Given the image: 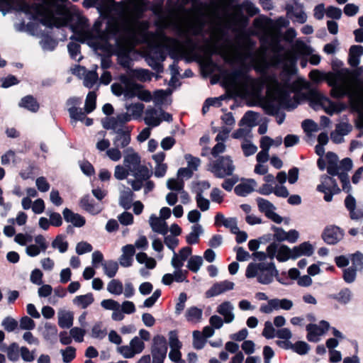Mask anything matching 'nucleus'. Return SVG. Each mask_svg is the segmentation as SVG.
<instances>
[{
    "mask_svg": "<svg viewBox=\"0 0 363 363\" xmlns=\"http://www.w3.org/2000/svg\"><path fill=\"white\" fill-rule=\"evenodd\" d=\"M206 52L211 57L213 54L218 53L216 50L206 48ZM207 66L217 69L219 72L220 78L222 80V86L225 89H236V87L242 81H244L243 98L245 104L250 106V62L241 63L238 67L229 70L223 68L214 62L210 57Z\"/></svg>",
    "mask_w": 363,
    "mask_h": 363,
    "instance_id": "nucleus-1",
    "label": "nucleus"
},
{
    "mask_svg": "<svg viewBox=\"0 0 363 363\" xmlns=\"http://www.w3.org/2000/svg\"><path fill=\"white\" fill-rule=\"evenodd\" d=\"M342 65L343 62L338 59L332 61V68L335 72H329L327 74V83L331 87L330 95L336 99L347 96L352 102L354 94L347 83V79L349 76H351L352 79H357L362 74V68L359 67L351 71L347 68L340 69Z\"/></svg>",
    "mask_w": 363,
    "mask_h": 363,
    "instance_id": "nucleus-2",
    "label": "nucleus"
},
{
    "mask_svg": "<svg viewBox=\"0 0 363 363\" xmlns=\"http://www.w3.org/2000/svg\"><path fill=\"white\" fill-rule=\"evenodd\" d=\"M274 81L277 84V86L272 90L269 89L267 91L269 95L272 97V100L267 101L265 103L264 108L266 113L270 116L278 114L279 105L275 104L274 101H278L280 104L286 109H294L296 108L297 105L299 104V99L295 97L294 101L292 102L288 89L281 86L275 78H274Z\"/></svg>",
    "mask_w": 363,
    "mask_h": 363,
    "instance_id": "nucleus-3",
    "label": "nucleus"
},
{
    "mask_svg": "<svg viewBox=\"0 0 363 363\" xmlns=\"http://www.w3.org/2000/svg\"><path fill=\"white\" fill-rule=\"evenodd\" d=\"M275 271L276 267L273 262L251 263V278L257 277V281L263 284H268L272 281Z\"/></svg>",
    "mask_w": 363,
    "mask_h": 363,
    "instance_id": "nucleus-4",
    "label": "nucleus"
},
{
    "mask_svg": "<svg viewBox=\"0 0 363 363\" xmlns=\"http://www.w3.org/2000/svg\"><path fill=\"white\" fill-rule=\"evenodd\" d=\"M240 126L245 125V128H240L235 130L232 137L235 139L244 138V142L242 144V149L244 155L246 157L250 156V140L247 138V135L250 133V111L245 113L244 116L239 122Z\"/></svg>",
    "mask_w": 363,
    "mask_h": 363,
    "instance_id": "nucleus-5",
    "label": "nucleus"
},
{
    "mask_svg": "<svg viewBox=\"0 0 363 363\" xmlns=\"http://www.w3.org/2000/svg\"><path fill=\"white\" fill-rule=\"evenodd\" d=\"M308 98L311 101H314L317 104H322L323 101H326L329 104L328 108H325V112L332 116L334 113H340L345 111L347 106L343 102H334L329 98L325 96L323 94L318 91L313 90L308 94Z\"/></svg>",
    "mask_w": 363,
    "mask_h": 363,
    "instance_id": "nucleus-6",
    "label": "nucleus"
},
{
    "mask_svg": "<svg viewBox=\"0 0 363 363\" xmlns=\"http://www.w3.org/2000/svg\"><path fill=\"white\" fill-rule=\"evenodd\" d=\"M233 161L230 156H221L214 162L211 172L217 178H224L230 176L234 171Z\"/></svg>",
    "mask_w": 363,
    "mask_h": 363,
    "instance_id": "nucleus-7",
    "label": "nucleus"
},
{
    "mask_svg": "<svg viewBox=\"0 0 363 363\" xmlns=\"http://www.w3.org/2000/svg\"><path fill=\"white\" fill-rule=\"evenodd\" d=\"M344 235L343 229L335 225H329L324 228L321 238L326 244L334 245L342 240Z\"/></svg>",
    "mask_w": 363,
    "mask_h": 363,
    "instance_id": "nucleus-8",
    "label": "nucleus"
},
{
    "mask_svg": "<svg viewBox=\"0 0 363 363\" xmlns=\"http://www.w3.org/2000/svg\"><path fill=\"white\" fill-rule=\"evenodd\" d=\"M121 84L125 86L124 96L128 99H132L138 96V92L143 88L140 84L135 82L131 77L122 74L118 77Z\"/></svg>",
    "mask_w": 363,
    "mask_h": 363,
    "instance_id": "nucleus-9",
    "label": "nucleus"
},
{
    "mask_svg": "<svg viewBox=\"0 0 363 363\" xmlns=\"http://www.w3.org/2000/svg\"><path fill=\"white\" fill-rule=\"evenodd\" d=\"M293 306V302L291 300L283 298H273L268 301L267 304H262L260 307V311L264 313H270L273 310H290Z\"/></svg>",
    "mask_w": 363,
    "mask_h": 363,
    "instance_id": "nucleus-10",
    "label": "nucleus"
},
{
    "mask_svg": "<svg viewBox=\"0 0 363 363\" xmlns=\"http://www.w3.org/2000/svg\"><path fill=\"white\" fill-rule=\"evenodd\" d=\"M234 286V283L228 280L216 282L214 284H213V286L208 290L206 291L205 296L206 298H211L218 296L227 291L233 289Z\"/></svg>",
    "mask_w": 363,
    "mask_h": 363,
    "instance_id": "nucleus-11",
    "label": "nucleus"
},
{
    "mask_svg": "<svg viewBox=\"0 0 363 363\" xmlns=\"http://www.w3.org/2000/svg\"><path fill=\"white\" fill-rule=\"evenodd\" d=\"M122 252L123 254L118 259L120 264L123 267L132 266L133 256L135 253V247L130 244L126 245L122 247Z\"/></svg>",
    "mask_w": 363,
    "mask_h": 363,
    "instance_id": "nucleus-12",
    "label": "nucleus"
},
{
    "mask_svg": "<svg viewBox=\"0 0 363 363\" xmlns=\"http://www.w3.org/2000/svg\"><path fill=\"white\" fill-rule=\"evenodd\" d=\"M11 5L15 6L17 10L23 11L29 8L28 4L25 0H0V11L5 15Z\"/></svg>",
    "mask_w": 363,
    "mask_h": 363,
    "instance_id": "nucleus-13",
    "label": "nucleus"
},
{
    "mask_svg": "<svg viewBox=\"0 0 363 363\" xmlns=\"http://www.w3.org/2000/svg\"><path fill=\"white\" fill-rule=\"evenodd\" d=\"M116 136L113 139V145L116 147L124 148L130 143V130L118 128L116 130Z\"/></svg>",
    "mask_w": 363,
    "mask_h": 363,
    "instance_id": "nucleus-14",
    "label": "nucleus"
},
{
    "mask_svg": "<svg viewBox=\"0 0 363 363\" xmlns=\"http://www.w3.org/2000/svg\"><path fill=\"white\" fill-rule=\"evenodd\" d=\"M313 252V245L309 242H303L292 248V259H296L302 255L311 256Z\"/></svg>",
    "mask_w": 363,
    "mask_h": 363,
    "instance_id": "nucleus-15",
    "label": "nucleus"
},
{
    "mask_svg": "<svg viewBox=\"0 0 363 363\" xmlns=\"http://www.w3.org/2000/svg\"><path fill=\"white\" fill-rule=\"evenodd\" d=\"M363 55V47L359 45H352L349 50L348 64L352 67H357L359 64V58Z\"/></svg>",
    "mask_w": 363,
    "mask_h": 363,
    "instance_id": "nucleus-16",
    "label": "nucleus"
},
{
    "mask_svg": "<svg viewBox=\"0 0 363 363\" xmlns=\"http://www.w3.org/2000/svg\"><path fill=\"white\" fill-rule=\"evenodd\" d=\"M150 225L152 230L157 233L165 235L168 233V225L165 220L152 214L150 218Z\"/></svg>",
    "mask_w": 363,
    "mask_h": 363,
    "instance_id": "nucleus-17",
    "label": "nucleus"
},
{
    "mask_svg": "<svg viewBox=\"0 0 363 363\" xmlns=\"http://www.w3.org/2000/svg\"><path fill=\"white\" fill-rule=\"evenodd\" d=\"M71 118L75 121H84L86 126H90L93 124V119L91 118L86 117V113L83 112L81 108L75 106H72L68 109Z\"/></svg>",
    "mask_w": 363,
    "mask_h": 363,
    "instance_id": "nucleus-18",
    "label": "nucleus"
},
{
    "mask_svg": "<svg viewBox=\"0 0 363 363\" xmlns=\"http://www.w3.org/2000/svg\"><path fill=\"white\" fill-rule=\"evenodd\" d=\"M20 107L24 108L31 112L36 113L40 108V104L32 95L23 97L18 104Z\"/></svg>",
    "mask_w": 363,
    "mask_h": 363,
    "instance_id": "nucleus-19",
    "label": "nucleus"
},
{
    "mask_svg": "<svg viewBox=\"0 0 363 363\" xmlns=\"http://www.w3.org/2000/svg\"><path fill=\"white\" fill-rule=\"evenodd\" d=\"M124 164L130 172H135L140 165V157L139 155L136 152L127 155L124 158Z\"/></svg>",
    "mask_w": 363,
    "mask_h": 363,
    "instance_id": "nucleus-20",
    "label": "nucleus"
},
{
    "mask_svg": "<svg viewBox=\"0 0 363 363\" xmlns=\"http://www.w3.org/2000/svg\"><path fill=\"white\" fill-rule=\"evenodd\" d=\"M79 205L84 210L93 215L98 214L100 212V210L96 208L94 199H91L89 194L82 197Z\"/></svg>",
    "mask_w": 363,
    "mask_h": 363,
    "instance_id": "nucleus-21",
    "label": "nucleus"
},
{
    "mask_svg": "<svg viewBox=\"0 0 363 363\" xmlns=\"http://www.w3.org/2000/svg\"><path fill=\"white\" fill-rule=\"evenodd\" d=\"M192 231L186 236V242L189 245H195L199 242V235L203 233L202 226L195 224L192 227Z\"/></svg>",
    "mask_w": 363,
    "mask_h": 363,
    "instance_id": "nucleus-22",
    "label": "nucleus"
},
{
    "mask_svg": "<svg viewBox=\"0 0 363 363\" xmlns=\"http://www.w3.org/2000/svg\"><path fill=\"white\" fill-rule=\"evenodd\" d=\"M306 330L308 332L306 338L309 342H317L318 339L315 337L324 334L323 330L320 329V327L316 324H308L306 326Z\"/></svg>",
    "mask_w": 363,
    "mask_h": 363,
    "instance_id": "nucleus-23",
    "label": "nucleus"
},
{
    "mask_svg": "<svg viewBox=\"0 0 363 363\" xmlns=\"http://www.w3.org/2000/svg\"><path fill=\"white\" fill-rule=\"evenodd\" d=\"M152 350L157 351V353H167V342L163 335H157L153 338V347Z\"/></svg>",
    "mask_w": 363,
    "mask_h": 363,
    "instance_id": "nucleus-24",
    "label": "nucleus"
},
{
    "mask_svg": "<svg viewBox=\"0 0 363 363\" xmlns=\"http://www.w3.org/2000/svg\"><path fill=\"white\" fill-rule=\"evenodd\" d=\"M133 196L134 194L130 189H128V190L123 191L121 195L120 196V206H122L125 210L130 209L132 206Z\"/></svg>",
    "mask_w": 363,
    "mask_h": 363,
    "instance_id": "nucleus-25",
    "label": "nucleus"
},
{
    "mask_svg": "<svg viewBox=\"0 0 363 363\" xmlns=\"http://www.w3.org/2000/svg\"><path fill=\"white\" fill-rule=\"evenodd\" d=\"M94 301L93 294L91 293H88L85 295H80L76 296L73 302L74 304L81 306L82 308H87L90 304H91Z\"/></svg>",
    "mask_w": 363,
    "mask_h": 363,
    "instance_id": "nucleus-26",
    "label": "nucleus"
},
{
    "mask_svg": "<svg viewBox=\"0 0 363 363\" xmlns=\"http://www.w3.org/2000/svg\"><path fill=\"white\" fill-rule=\"evenodd\" d=\"M96 94L95 91H89L85 100L84 111L86 113H90L94 111L96 106Z\"/></svg>",
    "mask_w": 363,
    "mask_h": 363,
    "instance_id": "nucleus-27",
    "label": "nucleus"
},
{
    "mask_svg": "<svg viewBox=\"0 0 363 363\" xmlns=\"http://www.w3.org/2000/svg\"><path fill=\"white\" fill-rule=\"evenodd\" d=\"M130 72L133 74L132 76H130L132 78L135 77L141 82L151 80L152 75V73L150 70L145 69H130Z\"/></svg>",
    "mask_w": 363,
    "mask_h": 363,
    "instance_id": "nucleus-28",
    "label": "nucleus"
},
{
    "mask_svg": "<svg viewBox=\"0 0 363 363\" xmlns=\"http://www.w3.org/2000/svg\"><path fill=\"white\" fill-rule=\"evenodd\" d=\"M104 273L109 277L113 278L116 276L118 270V264L116 261L108 260L102 264Z\"/></svg>",
    "mask_w": 363,
    "mask_h": 363,
    "instance_id": "nucleus-29",
    "label": "nucleus"
},
{
    "mask_svg": "<svg viewBox=\"0 0 363 363\" xmlns=\"http://www.w3.org/2000/svg\"><path fill=\"white\" fill-rule=\"evenodd\" d=\"M331 180H335L332 177H330L328 175H323L321 177V184H318L317 186V191L319 192H325V190L328 191H333V184Z\"/></svg>",
    "mask_w": 363,
    "mask_h": 363,
    "instance_id": "nucleus-30",
    "label": "nucleus"
},
{
    "mask_svg": "<svg viewBox=\"0 0 363 363\" xmlns=\"http://www.w3.org/2000/svg\"><path fill=\"white\" fill-rule=\"evenodd\" d=\"M202 310L196 306L190 307L186 311V318L189 322H196L201 319Z\"/></svg>",
    "mask_w": 363,
    "mask_h": 363,
    "instance_id": "nucleus-31",
    "label": "nucleus"
},
{
    "mask_svg": "<svg viewBox=\"0 0 363 363\" xmlns=\"http://www.w3.org/2000/svg\"><path fill=\"white\" fill-rule=\"evenodd\" d=\"M292 249L291 250L287 245H282L279 248L276 257L279 262H283L290 258L292 259Z\"/></svg>",
    "mask_w": 363,
    "mask_h": 363,
    "instance_id": "nucleus-32",
    "label": "nucleus"
},
{
    "mask_svg": "<svg viewBox=\"0 0 363 363\" xmlns=\"http://www.w3.org/2000/svg\"><path fill=\"white\" fill-rule=\"evenodd\" d=\"M73 315L70 312H67L58 318V325L61 328H70L73 325Z\"/></svg>",
    "mask_w": 363,
    "mask_h": 363,
    "instance_id": "nucleus-33",
    "label": "nucleus"
},
{
    "mask_svg": "<svg viewBox=\"0 0 363 363\" xmlns=\"http://www.w3.org/2000/svg\"><path fill=\"white\" fill-rule=\"evenodd\" d=\"M257 205L259 210L265 214L266 216L269 215L272 211L275 209L274 206L269 201L262 199V198H257Z\"/></svg>",
    "mask_w": 363,
    "mask_h": 363,
    "instance_id": "nucleus-34",
    "label": "nucleus"
},
{
    "mask_svg": "<svg viewBox=\"0 0 363 363\" xmlns=\"http://www.w3.org/2000/svg\"><path fill=\"white\" fill-rule=\"evenodd\" d=\"M350 259L352 264V267H354L357 271L360 272H363V254L357 251L356 252L350 255Z\"/></svg>",
    "mask_w": 363,
    "mask_h": 363,
    "instance_id": "nucleus-35",
    "label": "nucleus"
},
{
    "mask_svg": "<svg viewBox=\"0 0 363 363\" xmlns=\"http://www.w3.org/2000/svg\"><path fill=\"white\" fill-rule=\"evenodd\" d=\"M131 172L135 178H138L144 181L149 179L152 174V172H150L146 166L141 164L138 168H137V170Z\"/></svg>",
    "mask_w": 363,
    "mask_h": 363,
    "instance_id": "nucleus-36",
    "label": "nucleus"
},
{
    "mask_svg": "<svg viewBox=\"0 0 363 363\" xmlns=\"http://www.w3.org/2000/svg\"><path fill=\"white\" fill-rule=\"evenodd\" d=\"M203 264V259L199 255H193L189 259L187 267L194 273H196Z\"/></svg>",
    "mask_w": 363,
    "mask_h": 363,
    "instance_id": "nucleus-37",
    "label": "nucleus"
},
{
    "mask_svg": "<svg viewBox=\"0 0 363 363\" xmlns=\"http://www.w3.org/2000/svg\"><path fill=\"white\" fill-rule=\"evenodd\" d=\"M118 63L125 69H130L131 58L129 53L124 50H120L117 53Z\"/></svg>",
    "mask_w": 363,
    "mask_h": 363,
    "instance_id": "nucleus-38",
    "label": "nucleus"
},
{
    "mask_svg": "<svg viewBox=\"0 0 363 363\" xmlns=\"http://www.w3.org/2000/svg\"><path fill=\"white\" fill-rule=\"evenodd\" d=\"M206 342V338L202 335L199 330L193 332V346L196 350H201L203 348Z\"/></svg>",
    "mask_w": 363,
    "mask_h": 363,
    "instance_id": "nucleus-39",
    "label": "nucleus"
},
{
    "mask_svg": "<svg viewBox=\"0 0 363 363\" xmlns=\"http://www.w3.org/2000/svg\"><path fill=\"white\" fill-rule=\"evenodd\" d=\"M99 79L98 73L96 70L88 71L84 77V85L91 89L96 83Z\"/></svg>",
    "mask_w": 363,
    "mask_h": 363,
    "instance_id": "nucleus-40",
    "label": "nucleus"
},
{
    "mask_svg": "<svg viewBox=\"0 0 363 363\" xmlns=\"http://www.w3.org/2000/svg\"><path fill=\"white\" fill-rule=\"evenodd\" d=\"M123 284L118 279H112L108 284L107 290L112 294L120 295L123 293Z\"/></svg>",
    "mask_w": 363,
    "mask_h": 363,
    "instance_id": "nucleus-41",
    "label": "nucleus"
},
{
    "mask_svg": "<svg viewBox=\"0 0 363 363\" xmlns=\"http://www.w3.org/2000/svg\"><path fill=\"white\" fill-rule=\"evenodd\" d=\"M352 293L348 288H344L337 294L333 296V298L340 303H347L351 299Z\"/></svg>",
    "mask_w": 363,
    "mask_h": 363,
    "instance_id": "nucleus-42",
    "label": "nucleus"
},
{
    "mask_svg": "<svg viewBox=\"0 0 363 363\" xmlns=\"http://www.w3.org/2000/svg\"><path fill=\"white\" fill-rule=\"evenodd\" d=\"M354 268L351 266L343 269L342 278L346 283L351 284L355 281L357 271Z\"/></svg>",
    "mask_w": 363,
    "mask_h": 363,
    "instance_id": "nucleus-43",
    "label": "nucleus"
},
{
    "mask_svg": "<svg viewBox=\"0 0 363 363\" xmlns=\"http://www.w3.org/2000/svg\"><path fill=\"white\" fill-rule=\"evenodd\" d=\"M61 353L65 363H69L76 357V349L72 346H68L65 350H62Z\"/></svg>",
    "mask_w": 363,
    "mask_h": 363,
    "instance_id": "nucleus-44",
    "label": "nucleus"
},
{
    "mask_svg": "<svg viewBox=\"0 0 363 363\" xmlns=\"http://www.w3.org/2000/svg\"><path fill=\"white\" fill-rule=\"evenodd\" d=\"M52 246L54 248H57L61 253H64L68 249V242L63 241V236L62 235H58L52 241Z\"/></svg>",
    "mask_w": 363,
    "mask_h": 363,
    "instance_id": "nucleus-45",
    "label": "nucleus"
},
{
    "mask_svg": "<svg viewBox=\"0 0 363 363\" xmlns=\"http://www.w3.org/2000/svg\"><path fill=\"white\" fill-rule=\"evenodd\" d=\"M167 186L172 191H181L184 189V182L182 179L172 178L168 179Z\"/></svg>",
    "mask_w": 363,
    "mask_h": 363,
    "instance_id": "nucleus-46",
    "label": "nucleus"
},
{
    "mask_svg": "<svg viewBox=\"0 0 363 363\" xmlns=\"http://www.w3.org/2000/svg\"><path fill=\"white\" fill-rule=\"evenodd\" d=\"M169 344L171 349H181L182 347V342L178 338V333L177 330H171L169 333Z\"/></svg>",
    "mask_w": 363,
    "mask_h": 363,
    "instance_id": "nucleus-47",
    "label": "nucleus"
},
{
    "mask_svg": "<svg viewBox=\"0 0 363 363\" xmlns=\"http://www.w3.org/2000/svg\"><path fill=\"white\" fill-rule=\"evenodd\" d=\"M310 346L303 341H297L293 345L292 350L300 355H304L308 353Z\"/></svg>",
    "mask_w": 363,
    "mask_h": 363,
    "instance_id": "nucleus-48",
    "label": "nucleus"
},
{
    "mask_svg": "<svg viewBox=\"0 0 363 363\" xmlns=\"http://www.w3.org/2000/svg\"><path fill=\"white\" fill-rule=\"evenodd\" d=\"M130 347L135 354H139L143 352L145 348L144 342L138 337H134L130 342Z\"/></svg>",
    "mask_w": 363,
    "mask_h": 363,
    "instance_id": "nucleus-49",
    "label": "nucleus"
},
{
    "mask_svg": "<svg viewBox=\"0 0 363 363\" xmlns=\"http://www.w3.org/2000/svg\"><path fill=\"white\" fill-rule=\"evenodd\" d=\"M271 18L264 15H259L253 21V26L258 29L267 27L271 22Z\"/></svg>",
    "mask_w": 363,
    "mask_h": 363,
    "instance_id": "nucleus-50",
    "label": "nucleus"
},
{
    "mask_svg": "<svg viewBox=\"0 0 363 363\" xmlns=\"http://www.w3.org/2000/svg\"><path fill=\"white\" fill-rule=\"evenodd\" d=\"M57 328L55 325L46 323L45 325V330L43 332V337L45 340H50L52 337L56 336Z\"/></svg>",
    "mask_w": 363,
    "mask_h": 363,
    "instance_id": "nucleus-51",
    "label": "nucleus"
},
{
    "mask_svg": "<svg viewBox=\"0 0 363 363\" xmlns=\"http://www.w3.org/2000/svg\"><path fill=\"white\" fill-rule=\"evenodd\" d=\"M7 356L9 360L16 362L19 359L18 345L16 342L11 343L7 349Z\"/></svg>",
    "mask_w": 363,
    "mask_h": 363,
    "instance_id": "nucleus-52",
    "label": "nucleus"
},
{
    "mask_svg": "<svg viewBox=\"0 0 363 363\" xmlns=\"http://www.w3.org/2000/svg\"><path fill=\"white\" fill-rule=\"evenodd\" d=\"M102 323H96L92 328L91 336L94 338L103 339L106 335V330L102 329Z\"/></svg>",
    "mask_w": 363,
    "mask_h": 363,
    "instance_id": "nucleus-53",
    "label": "nucleus"
},
{
    "mask_svg": "<svg viewBox=\"0 0 363 363\" xmlns=\"http://www.w3.org/2000/svg\"><path fill=\"white\" fill-rule=\"evenodd\" d=\"M86 333L85 330L74 327L70 329L69 334L76 342H82L84 340V336Z\"/></svg>",
    "mask_w": 363,
    "mask_h": 363,
    "instance_id": "nucleus-54",
    "label": "nucleus"
},
{
    "mask_svg": "<svg viewBox=\"0 0 363 363\" xmlns=\"http://www.w3.org/2000/svg\"><path fill=\"white\" fill-rule=\"evenodd\" d=\"M196 200L197 203V206L202 211H206L208 210L210 202L207 199H205L201 195V190L198 191V195L196 196Z\"/></svg>",
    "mask_w": 363,
    "mask_h": 363,
    "instance_id": "nucleus-55",
    "label": "nucleus"
},
{
    "mask_svg": "<svg viewBox=\"0 0 363 363\" xmlns=\"http://www.w3.org/2000/svg\"><path fill=\"white\" fill-rule=\"evenodd\" d=\"M325 14L330 18L339 20L342 16V11L337 7L329 6L325 11Z\"/></svg>",
    "mask_w": 363,
    "mask_h": 363,
    "instance_id": "nucleus-56",
    "label": "nucleus"
},
{
    "mask_svg": "<svg viewBox=\"0 0 363 363\" xmlns=\"http://www.w3.org/2000/svg\"><path fill=\"white\" fill-rule=\"evenodd\" d=\"M2 325L7 332H12L18 327V322L14 318L8 316L3 320Z\"/></svg>",
    "mask_w": 363,
    "mask_h": 363,
    "instance_id": "nucleus-57",
    "label": "nucleus"
},
{
    "mask_svg": "<svg viewBox=\"0 0 363 363\" xmlns=\"http://www.w3.org/2000/svg\"><path fill=\"white\" fill-rule=\"evenodd\" d=\"M35 327L34 320L28 316H23L20 319V328L22 330H33Z\"/></svg>",
    "mask_w": 363,
    "mask_h": 363,
    "instance_id": "nucleus-58",
    "label": "nucleus"
},
{
    "mask_svg": "<svg viewBox=\"0 0 363 363\" xmlns=\"http://www.w3.org/2000/svg\"><path fill=\"white\" fill-rule=\"evenodd\" d=\"M144 108L145 106L142 103L131 104L126 106L127 109L132 110V114L135 118L140 117L142 115Z\"/></svg>",
    "mask_w": 363,
    "mask_h": 363,
    "instance_id": "nucleus-59",
    "label": "nucleus"
},
{
    "mask_svg": "<svg viewBox=\"0 0 363 363\" xmlns=\"http://www.w3.org/2000/svg\"><path fill=\"white\" fill-rule=\"evenodd\" d=\"M338 178L340 179V180L342 183V190L347 193H349L352 187L350 185V179H349L347 173L343 172H340L338 176Z\"/></svg>",
    "mask_w": 363,
    "mask_h": 363,
    "instance_id": "nucleus-60",
    "label": "nucleus"
},
{
    "mask_svg": "<svg viewBox=\"0 0 363 363\" xmlns=\"http://www.w3.org/2000/svg\"><path fill=\"white\" fill-rule=\"evenodd\" d=\"M130 170L125 167L117 165L115 168L114 177L118 180L125 179L129 174Z\"/></svg>",
    "mask_w": 363,
    "mask_h": 363,
    "instance_id": "nucleus-61",
    "label": "nucleus"
},
{
    "mask_svg": "<svg viewBox=\"0 0 363 363\" xmlns=\"http://www.w3.org/2000/svg\"><path fill=\"white\" fill-rule=\"evenodd\" d=\"M302 128L306 133L317 131L318 125L311 119H306L302 122Z\"/></svg>",
    "mask_w": 363,
    "mask_h": 363,
    "instance_id": "nucleus-62",
    "label": "nucleus"
},
{
    "mask_svg": "<svg viewBox=\"0 0 363 363\" xmlns=\"http://www.w3.org/2000/svg\"><path fill=\"white\" fill-rule=\"evenodd\" d=\"M92 245L84 241L77 243L76 246V252L78 255H83L84 253L90 252L91 251H92Z\"/></svg>",
    "mask_w": 363,
    "mask_h": 363,
    "instance_id": "nucleus-63",
    "label": "nucleus"
},
{
    "mask_svg": "<svg viewBox=\"0 0 363 363\" xmlns=\"http://www.w3.org/2000/svg\"><path fill=\"white\" fill-rule=\"evenodd\" d=\"M262 335L267 339H272L276 336L275 329L269 321H267L262 331Z\"/></svg>",
    "mask_w": 363,
    "mask_h": 363,
    "instance_id": "nucleus-64",
    "label": "nucleus"
}]
</instances>
